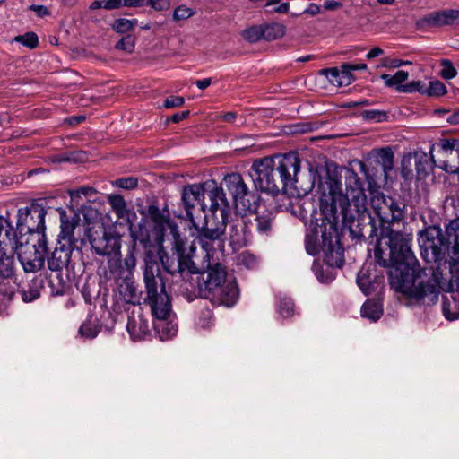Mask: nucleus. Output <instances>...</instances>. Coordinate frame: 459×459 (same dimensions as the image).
<instances>
[{"instance_id": "nucleus-21", "label": "nucleus", "mask_w": 459, "mask_h": 459, "mask_svg": "<svg viewBox=\"0 0 459 459\" xmlns=\"http://www.w3.org/2000/svg\"><path fill=\"white\" fill-rule=\"evenodd\" d=\"M459 20L458 9H446L433 12L424 17L423 21L429 26L441 27L452 25Z\"/></svg>"}, {"instance_id": "nucleus-52", "label": "nucleus", "mask_w": 459, "mask_h": 459, "mask_svg": "<svg viewBox=\"0 0 459 459\" xmlns=\"http://www.w3.org/2000/svg\"><path fill=\"white\" fill-rule=\"evenodd\" d=\"M145 5L155 11H165L170 7V0H146Z\"/></svg>"}, {"instance_id": "nucleus-5", "label": "nucleus", "mask_w": 459, "mask_h": 459, "mask_svg": "<svg viewBox=\"0 0 459 459\" xmlns=\"http://www.w3.org/2000/svg\"><path fill=\"white\" fill-rule=\"evenodd\" d=\"M46 210L39 204H32L30 207L20 208L17 214V228L20 232L37 235V243L33 245L35 257L33 259L22 257L21 263L25 272L34 273L43 268L45 254L48 251L45 235Z\"/></svg>"}, {"instance_id": "nucleus-61", "label": "nucleus", "mask_w": 459, "mask_h": 459, "mask_svg": "<svg viewBox=\"0 0 459 459\" xmlns=\"http://www.w3.org/2000/svg\"><path fill=\"white\" fill-rule=\"evenodd\" d=\"M320 12V6L316 4H310L304 13H308L312 16L317 14Z\"/></svg>"}, {"instance_id": "nucleus-23", "label": "nucleus", "mask_w": 459, "mask_h": 459, "mask_svg": "<svg viewBox=\"0 0 459 459\" xmlns=\"http://www.w3.org/2000/svg\"><path fill=\"white\" fill-rule=\"evenodd\" d=\"M442 148L449 152V159L439 160L438 167L448 173L459 172V141L455 143L454 149H449L448 145H442Z\"/></svg>"}, {"instance_id": "nucleus-10", "label": "nucleus", "mask_w": 459, "mask_h": 459, "mask_svg": "<svg viewBox=\"0 0 459 459\" xmlns=\"http://www.w3.org/2000/svg\"><path fill=\"white\" fill-rule=\"evenodd\" d=\"M91 249L100 256H117L120 254L121 237L112 228L93 226L87 230Z\"/></svg>"}, {"instance_id": "nucleus-46", "label": "nucleus", "mask_w": 459, "mask_h": 459, "mask_svg": "<svg viewBox=\"0 0 459 459\" xmlns=\"http://www.w3.org/2000/svg\"><path fill=\"white\" fill-rule=\"evenodd\" d=\"M195 12L191 9L186 7V5H179L177 8H175L173 13V20L174 21H181V20H186L193 16Z\"/></svg>"}, {"instance_id": "nucleus-43", "label": "nucleus", "mask_w": 459, "mask_h": 459, "mask_svg": "<svg viewBox=\"0 0 459 459\" xmlns=\"http://www.w3.org/2000/svg\"><path fill=\"white\" fill-rule=\"evenodd\" d=\"M408 79V72L403 71V92L413 93L419 92L423 95L425 83L421 81H412L406 82Z\"/></svg>"}, {"instance_id": "nucleus-55", "label": "nucleus", "mask_w": 459, "mask_h": 459, "mask_svg": "<svg viewBox=\"0 0 459 459\" xmlns=\"http://www.w3.org/2000/svg\"><path fill=\"white\" fill-rule=\"evenodd\" d=\"M380 66L386 68H398L402 66V59L385 57L381 59Z\"/></svg>"}, {"instance_id": "nucleus-60", "label": "nucleus", "mask_w": 459, "mask_h": 459, "mask_svg": "<svg viewBox=\"0 0 459 459\" xmlns=\"http://www.w3.org/2000/svg\"><path fill=\"white\" fill-rule=\"evenodd\" d=\"M384 53V50L379 47L373 48L366 56L368 59H372L381 56Z\"/></svg>"}, {"instance_id": "nucleus-9", "label": "nucleus", "mask_w": 459, "mask_h": 459, "mask_svg": "<svg viewBox=\"0 0 459 459\" xmlns=\"http://www.w3.org/2000/svg\"><path fill=\"white\" fill-rule=\"evenodd\" d=\"M12 226L7 219L0 216V299H12L18 288L14 269V257L6 253L7 241L2 233L9 236Z\"/></svg>"}, {"instance_id": "nucleus-25", "label": "nucleus", "mask_w": 459, "mask_h": 459, "mask_svg": "<svg viewBox=\"0 0 459 459\" xmlns=\"http://www.w3.org/2000/svg\"><path fill=\"white\" fill-rule=\"evenodd\" d=\"M149 253H152L154 255V257L158 263L160 270V267L159 260L163 267V270L165 272H167L168 273L173 275L176 273H179V268L177 267V263H175L174 259L169 257V255L165 253V251L162 248L159 249L158 255H156L152 251H150V250L145 252L144 259L146 258V255ZM144 270H145V268L143 269V271ZM160 276L161 279H163L160 273ZM162 281H164V280H162Z\"/></svg>"}, {"instance_id": "nucleus-29", "label": "nucleus", "mask_w": 459, "mask_h": 459, "mask_svg": "<svg viewBox=\"0 0 459 459\" xmlns=\"http://www.w3.org/2000/svg\"><path fill=\"white\" fill-rule=\"evenodd\" d=\"M147 216L156 224V226L160 228H163L166 224L169 223V216L166 215L163 211H160L156 204H151L148 206Z\"/></svg>"}, {"instance_id": "nucleus-30", "label": "nucleus", "mask_w": 459, "mask_h": 459, "mask_svg": "<svg viewBox=\"0 0 459 459\" xmlns=\"http://www.w3.org/2000/svg\"><path fill=\"white\" fill-rule=\"evenodd\" d=\"M423 91V95L431 98L441 97L447 92L446 85L438 80L430 81L428 84L425 83Z\"/></svg>"}, {"instance_id": "nucleus-54", "label": "nucleus", "mask_w": 459, "mask_h": 459, "mask_svg": "<svg viewBox=\"0 0 459 459\" xmlns=\"http://www.w3.org/2000/svg\"><path fill=\"white\" fill-rule=\"evenodd\" d=\"M28 10L35 12L37 16L40 18L48 16L51 13L47 6L41 4H31L28 7Z\"/></svg>"}, {"instance_id": "nucleus-50", "label": "nucleus", "mask_w": 459, "mask_h": 459, "mask_svg": "<svg viewBox=\"0 0 459 459\" xmlns=\"http://www.w3.org/2000/svg\"><path fill=\"white\" fill-rule=\"evenodd\" d=\"M357 284L366 296H369L372 294V284L369 281L368 277L366 276L365 274L358 275Z\"/></svg>"}, {"instance_id": "nucleus-62", "label": "nucleus", "mask_w": 459, "mask_h": 459, "mask_svg": "<svg viewBox=\"0 0 459 459\" xmlns=\"http://www.w3.org/2000/svg\"><path fill=\"white\" fill-rule=\"evenodd\" d=\"M211 83H212L211 78H204L203 80H198L195 82L196 86L201 90H204V89L208 88L211 85Z\"/></svg>"}, {"instance_id": "nucleus-53", "label": "nucleus", "mask_w": 459, "mask_h": 459, "mask_svg": "<svg viewBox=\"0 0 459 459\" xmlns=\"http://www.w3.org/2000/svg\"><path fill=\"white\" fill-rule=\"evenodd\" d=\"M96 194V190L91 186H82L78 189L70 191V196L73 200L79 198L81 195L84 196H91Z\"/></svg>"}, {"instance_id": "nucleus-40", "label": "nucleus", "mask_w": 459, "mask_h": 459, "mask_svg": "<svg viewBox=\"0 0 459 459\" xmlns=\"http://www.w3.org/2000/svg\"><path fill=\"white\" fill-rule=\"evenodd\" d=\"M380 78L385 81L387 87H394L399 92H402V70H398L394 75L382 74Z\"/></svg>"}, {"instance_id": "nucleus-36", "label": "nucleus", "mask_w": 459, "mask_h": 459, "mask_svg": "<svg viewBox=\"0 0 459 459\" xmlns=\"http://www.w3.org/2000/svg\"><path fill=\"white\" fill-rule=\"evenodd\" d=\"M40 296V286L37 280L29 284L28 289L22 290V298L24 302H31Z\"/></svg>"}, {"instance_id": "nucleus-63", "label": "nucleus", "mask_w": 459, "mask_h": 459, "mask_svg": "<svg viewBox=\"0 0 459 459\" xmlns=\"http://www.w3.org/2000/svg\"><path fill=\"white\" fill-rule=\"evenodd\" d=\"M86 117H73L71 118L65 119V122L70 125H78L82 123L85 120Z\"/></svg>"}, {"instance_id": "nucleus-49", "label": "nucleus", "mask_w": 459, "mask_h": 459, "mask_svg": "<svg viewBox=\"0 0 459 459\" xmlns=\"http://www.w3.org/2000/svg\"><path fill=\"white\" fill-rule=\"evenodd\" d=\"M115 185L123 189H134L138 185V179L134 177L121 178L116 180Z\"/></svg>"}, {"instance_id": "nucleus-37", "label": "nucleus", "mask_w": 459, "mask_h": 459, "mask_svg": "<svg viewBox=\"0 0 459 459\" xmlns=\"http://www.w3.org/2000/svg\"><path fill=\"white\" fill-rule=\"evenodd\" d=\"M319 127V124L317 122H303L297 123L293 125H290L287 126L289 134H305L311 131H314Z\"/></svg>"}, {"instance_id": "nucleus-58", "label": "nucleus", "mask_w": 459, "mask_h": 459, "mask_svg": "<svg viewBox=\"0 0 459 459\" xmlns=\"http://www.w3.org/2000/svg\"><path fill=\"white\" fill-rule=\"evenodd\" d=\"M342 6V4L341 2H336L333 0H327L324 3V7L326 10L333 11L337 10L338 8H341Z\"/></svg>"}, {"instance_id": "nucleus-12", "label": "nucleus", "mask_w": 459, "mask_h": 459, "mask_svg": "<svg viewBox=\"0 0 459 459\" xmlns=\"http://www.w3.org/2000/svg\"><path fill=\"white\" fill-rule=\"evenodd\" d=\"M418 242L422 254L426 256L430 255L429 260H441L448 248V242L445 238L441 228L437 226L428 227L421 231Z\"/></svg>"}, {"instance_id": "nucleus-26", "label": "nucleus", "mask_w": 459, "mask_h": 459, "mask_svg": "<svg viewBox=\"0 0 459 459\" xmlns=\"http://www.w3.org/2000/svg\"><path fill=\"white\" fill-rule=\"evenodd\" d=\"M442 312L447 320H455L459 318V300L454 297H443Z\"/></svg>"}, {"instance_id": "nucleus-24", "label": "nucleus", "mask_w": 459, "mask_h": 459, "mask_svg": "<svg viewBox=\"0 0 459 459\" xmlns=\"http://www.w3.org/2000/svg\"><path fill=\"white\" fill-rule=\"evenodd\" d=\"M383 305L378 299H368L361 307V316L377 322L383 316Z\"/></svg>"}, {"instance_id": "nucleus-1", "label": "nucleus", "mask_w": 459, "mask_h": 459, "mask_svg": "<svg viewBox=\"0 0 459 459\" xmlns=\"http://www.w3.org/2000/svg\"><path fill=\"white\" fill-rule=\"evenodd\" d=\"M338 213L335 219L327 220L337 223L341 219L343 228L349 230L352 238L371 239L377 238L374 260L385 271L390 289L397 300L402 298V210L387 204L384 196L374 197L372 207L381 222L380 236L377 235V225L372 216L363 207H354L346 197L339 195Z\"/></svg>"}, {"instance_id": "nucleus-28", "label": "nucleus", "mask_w": 459, "mask_h": 459, "mask_svg": "<svg viewBox=\"0 0 459 459\" xmlns=\"http://www.w3.org/2000/svg\"><path fill=\"white\" fill-rule=\"evenodd\" d=\"M120 293L126 303L134 305L140 303V292L134 282H124L120 286Z\"/></svg>"}, {"instance_id": "nucleus-27", "label": "nucleus", "mask_w": 459, "mask_h": 459, "mask_svg": "<svg viewBox=\"0 0 459 459\" xmlns=\"http://www.w3.org/2000/svg\"><path fill=\"white\" fill-rule=\"evenodd\" d=\"M263 31V39L272 41L284 36L285 26L278 22L266 23L261 25Z\"/></svg>"}, {"instance_id": "nucleus-38", "label": "nucleus", "mask_w": 459, "mask_h": 459, "mask_svg": "<svg viewBox=\"0 0 459 459\" xmlns=\"http://www.w3.org/2000/svg\"><path fill=\"white\" fill-rule=\"evenodd\" d=\"M325 261L331 267L341 268L344 264L343 250L341 248L336 250L331 249L326 254Z\"/></svg>"}, {"instance_id": "nucleus-4", "label": "nucleus", "mask_w": 459, "mask_h": 459, "mask_svg": "<svg viewBox=\"0 0 459 459\" xmlns=\"http://www.w3.org/2000/svg\"><path fill=\"white\" fill-rule=\"evenodd\" d=\"M403 297L412 302L434 304L437 301L439 283L434 275H429L410 254L403 250Z\"/></svg>"}, {"instance_id": "nucleus-44", "label": "nucleus", "mask_w": 459, "mask_h": 459, "mask_svg": "<svg viewBox=\"0 0 459 459\" xmlns=\"http://www.w3.org/2000/svg\"><path fill=\"white\" fill-rule=\"evenodd\" d=\"M319 74L325 75L333 85L337 86L340 82L341 73L338 67H329L319 70Z\"/></svg>"}, {"instance_id": "nucleus-2", "label": "nucleus", "mask_w": 459, "mask_h": 459, "mask_svg": "<svg viewBox=\"0 0 459 459\" xmlns=\"http://www.w3.org/2000/svg\"><path fill=\"white\" fill-rule=\"evenodd\" d=\"M299 169L300 160L298 155L287 153L255 160L252 165L250 176L256 188L276 195L288 186H293Z\"/></svg>"}, {"instance_id": "nucleus-16", "label": "nucleus", "mask_w": 459, "mask_h": 459, "mask_svg": "<svg viewBox=\"0 0 459 459\" xmlns=\"http://www.w3.org/2000/svg\"><path fill=\"white\" fill-rule=\"evenodd\" d=\"M239 296V290L234 281H228L218 288L208 291L203 298L209 299L215 306H225L230 307L234 306Z\"/></svg>"}, {"instance_id": "nucleus-56", "label": "nucleus", "mask_w": 459, "mask_h": 459, "mask_svg": "<svg viewBox=\"0 0 459 459\" xmlns=\"http://www.w3.org/2000/svg\"><path fill=\"white\" fill-rule=\"evenodd\" d=\"M123 6L122 0H104L103 8L106 10L119 9Z\"/></svg>"}, {"instance_id": "nucleus-48", "label": "nucleus", "mask_w": 459, "mask_h": 459, "mask_svg": "<svg viewBox=\"0 0 459 459\" xmlns=\"http://www.w3.org/2000/svg\"><path fill=\"white\" fill-rule=\"evenodd\" d=\"M184 102L185 99L183 97L171 95L163 101L161 106H159V108H164L166 109H170L173 108L181 107Z\"/></svg>"}, {"instance_id": "nucleus-33", "label": "nucleus", "mask_w": 459, "mask_h": 459, "mask_svg": "<svg viewBox=\"0 0 459 459\" xmlns=\"http://www.w3.org/2000/svg\"><path fill=\"white\" fill-rule=\"evenodd\" d=\"M108 203L112 207L113 212L118 218H124L126 214V204L123 196L119 195H113L108 197Z\"/></svg>"}, {"instance_id": "nucleus-14", "label": "nucleus", "mask_w": 459, "mask_h": 459, "mask_svg": "<svg viewBox=\"0 0 459 459\" xmlns=\"http://www.w3.org/2000/svg\"><path fill=\"white\" fill-rule=\"evenodd\" d=\"M253 221L250 218L235 216L230 221L228 219V231L230 244L233 249H239L247 246L252 238L250 226Z\"/></svg>"}, {"instance_id": "nucleus-19", "label": "nucleus", "mask_w": 459, "mask_h": 459, "mask_svg": "<svg viewBox=\"0 0 459 459\" xmlns=\"http://www.w3.org/2000/svg\"><path fill=\"white\" fill-rule=\"evenodd\" d=\"M211 201V212L220 213L222 217H230L231 215V206L222 187L214 186L208 193Z\"/></svg>"}, {"instance_id": "nucleus-64", "label": "nucleus", "mask_w": 459, "mask_h": 459, "mask_svg": "<svg viewBox=\"0 0 459 459\" xmlns=\"http://www.w3.org/2000/svg\"><path fill=\"white\" fill-rule=\"evenodd\" d=\"M274 12L279 13H287L289 11V4L288 3H282L279 6L275 7L273 9Z\"/></svg>"}, {"instance_id": "nucleus-35", "label": "nucleus", "mask_w": 459, "mask_h": 459, "mask_svg": "<svg viewBox=\"0 0 459 459\" xmlns=\"http://www.w3.org/2000/svg\"><path fill=\"white\" fill-rule=\"evenodd\" d=\"M243 39L249 43H256L263 39V31L261 25H253L245 29L241 33Z\"/></svg>"}, {"instance_id": "nucleus-6", "label": "nucleus", "mask_w": 459, "mask_h": 459, "mask_svg": "<svg viewBox=\"0 0 459 459\" xmlns=\"http://www.w3.org/2000/svg\"><path fill=\"white\" fill-rule=\"evenodd\" d=\"M60 214V233L56 247L48 258V267L51 271H61L68 267L71 262L72 253L81 251L85 244L82 235V228L79 224V218L74 215L68 219L64 210L59 211Z\"/></svg>"}, {"instance_id": "nucleus-22", "label": "nucleus", "mask_w": 459, "mask_h": 459, "mask_svg": "<svg viewBox=\"0 0 459 459\" xmlns=\"http://www.w3.org/2000/svg\"><path fill=\"white\" fill-rule=\"evenodd\" d=\"M253 216L257 232L261 235L269 236L273 227V213L271 211L265 210L257 212Z\"/></svg>"}, {"instance_id": "nucleus-15", "label": "nucleus", "mask_w": 459, "mask_h": 459, "mask_svg": "<svg viewBox=\"0 0 459 459\" xmlns=\"http://www.w3.org/2000/svg\"><path fill=\"white\" fill-rule=\"evenodd\" d=\"M226 281V268L220 263L209 264L206 272L198 276L199 295L203 297Z\"/></svg>"}, {"instance_id": "nucleus-17", "label": "nucleus", "mask_w": 459, "mask_h": 459, "mask_svg": "<svg viewBox=\"0 0 459 459\" xmlns=\"http://www.w3.org/2000/svg\"><path fill=\"white\" fill-rule=\"evenodd\" d=\"M173 250L178 256L177 267L179 268V273H197V267L193 261V255L196 250L194 242L189 243L186 239L176 236Z\"/></svg>"}, {"instance_id": "nucleus-51", "label": "nucleus", "mask_w": 459, "mask_h": 459, "mask_svg": "<svg viewBox=\"0 0 459 459\" xmlns=\"http://www.w3.org/2000/svg\"><path fill=\"white\" fill-rule=\"evenodd\" d=\"M79 333L82 336L92 339L97 336L98 330H97L96 326H94L91 324H88V323H83L79 328Z\"/></svg>"}, {"instance_id": "nucleus-20", "label": "nucleus", "mask_w": 459, "mask_h": 459, "mask_svg": "<svg viewBox=\"0 0 459 459\" xmlns=\"http://www.w3.org/2000/svg\"><path fill=\"white\" fill-rule=\"evenodd\" d=\"M126 330L134 341L143 339L149 333L148 321L141 312L128 316Z\"/></svg>"}, {"instance_id": "nucleus-39", "label": "nucleus", "mask_w": 459, "mask_h": 459, "mask_svg": "<svg viewBox=\"0 0 459 459\" xmlns=\"http://www.w3.org/2000/svg\"><path fill=\"white\" fill-rule=\"evenodd\" d=\"M135 47V37L132 34L123 36L115 45V48L126 53H133Z\"/></svg>"}, {"instance_id": "nucleus-13", "label": "nucleus", "mask_w": 459, "mask_h": 459, "mask_svg": "<svg viewBox=\"0 0 459 459\" xmlns=\"http://www.w3.org/2000/svg\"><path fill=\"white\" fill-rule=\"evenodd\" d=\"M222 184L232 197L237 209L251 211L255 208V195L248 191L242 176L238 173H231L223 178Z\"/></svg>"}, {"instance_id": "nucleus-41", "label": "nucleus", "mask_w": 459, "mask_h": 459, "mask_svg": "<svg viewBox=\"0 0 459 459\" xmlns=\"http://www.w3.org/2000/svg\"><path fill=\"white\" fill-rule=\"evenodd\" d=\"M238 264L247 269H255L258 265V258L250 252L245 251L238 256Z\"/></svg>"}, {"instance_id": "nucleus-34", "label": "nucleus", "mask_w": 459, "mask_h": 459, "mask_svg": "<svg viewBox=\"0 0 459 459\" xmlns=\"http://www.w3.org/2000/svg\"><path fill=\"white\" fill-rule=\"evenodd\" d=\"M13 41L21 43L22 46L34 49L39 46V37L33 31H29L23 35L14 37Z\"/></svg>"}, {"instance_id": "nucleus-3", "label": "nucleus", "mask_w": 459, "mask_h": 459, "mask_svg": "<svg viewBox=\"0 0 459 459\" xmlns=\"http://www.w3.org/2000/svg\"><path fill=\"white\" fill-rule=\"evenodd\" d=\"M144 286L145 301L158 321L155 329L161 333L162 339H169L177 333L178 328L171 323H166L171 314V301L166 292L165 282L160 276L158 263L152 253L147 254L145 258Z\"/></svg>"}, {"instance_id": "nucleus-31", "label": "nucleus", "mask_w": 459, "mask_h": 459, "mask_svg": "<svg viewBox=\"0 0 459 459\" xmlns=\"http://www.w3.org/2000/svg\"><path fill=\"white\" fill-rule=\"evenodd\" d=\"M137 20H128L126 18H118L114 21V22L111 25V28L114 31H116L118 34H130L129 32L134 30L135 26L137 25Z\"/></svg>"}, {"instance_id": "nucleus-18", "label": "nucleus", "mask_w": 459, "mask_h": 459, "mask_svg": "<svg viewBox=\"0 0 459 459\" xmlns=\"http://www.w3.org/2000/svg\"><path fill=\"white\" fill-rule=\"evenodd\" d=\"M204 187L203 184H192L183 188L181 202L186 211V218L194 220L193 210L199 205L203 212L205 211Z\"/></svg>"}, {"instance_id": "nucleus-32", "label": "nucleus", "mask_w": 459, "mask_h": 459, "mask_svg": "<svg viewBox=\"0 0 459 459\" xmlns=\"http://www.w3.org/2000/svg\"><path fill=\"white\" fill-rule=\"evenodd\" d=\"M276 307L278 314L283 318H289L294 314V303L290 298H279Z\"/></svg>"}, {"instance_id": "nucleus-45", "label": "nucleus", "mask_w": 459, "mask_h": 459, "mask_svg": "<svg viewBox=\"0 0 459 459\" xmlns=\"http://www.w3.org/2000/svg\"><path fill=\"white\" fill-rule=\"evenodd\" d=\"M131 235L134 238V244L129 248V250L126 255V258H125V265H126V269H128V270H134L136 266V257L134 255V251H135V244H136L137 238L135 236V233H134V232Z\"/></svg>"}, {"instance_id": "nucleus-8", "label": "nucleus", "mask_w": 459, "mask_h": 459, "mask_svg": "<svg viewBox=\"0 0 459 459\" xmlns=\"http://www.w3.org/2000/svg\"><path fill=\"white\" fill-rule=\"evenodd\" d=\"M456 142H459V140H440L438 143L431 146V157H429L426 152L421 150H416L415 152L403 156V178L412 175V168H414L417 178L420 180L424 179L432 172L434 165L436 164L433 152H436L441 156L439 160L449 159L450 151H445L442 148V145H446V143H447L449 149H454Z\"/></svg>"}, {"instance_id": "nucleus-59", "label": "nucleus", "mask_w": 459, "mask_h": 459, "mask_svg": "<svg viewBox=\"0 0 459 459\" xmlns=\"http://www.w3.org/2000/svg\"><path fill=\"white\" fill-rule=\"evenodd\" d=\"M352 115H387V113L385 111L377 110V109H373V110L362 109V110H359L357 112H353Z\"/></svg>"}, {"instance_id": "nucleus-57", "label": "nucleus", "mask_w": 459, "mask_h": 459, "mask_svg": "<svg viewBox=\"0 0 459 459\" xmlns=\"http://www.w3.org/2000/svg\"><path fill=\"white\" fill-rule=\"evenodd\" d=\"M123 6L126 7H142L145 5L146 0H122Z\"/></svg>"}, {"instance_id": "nucleus-7", "label": "nucleus", "mask_w": 459, "mask_h": 459, "mask_svg": "<svg viewBox=\"0 0 459 459\" xmlns=\"http://www.w3.org/2000/svg\"><path fill=\"white\" fill-rule=\"evenodd\" d=\"M346 194L335 192L331 189L329 196L321 200L320 210L326 220L335 219L338 213V203L335 202L339 195L346 197L354 207H363L367 203L364 192V183L352 169L345 171Z\"/></svg>"}, {"instance_id": "nucleus-11", "label": "nucleus", "mask_w": 459, "mask_h": 459, "mask_svg": "<svg viewBox=\"0 0 459 459\" xmlns=\"http://www.w3.org/2000/svg\"><path fill=\"white\" fill-rule=\"evenodd\" d=\"M211 216H205V222L198 231L196 240L202 248L206 251L207 256L213 250V243L220 240L221 237L226 233L227 222L229 217H222L220 213L211 212Z\"/></svg>"}, {"instance_id": "nucleus-42", "label": "nucleus", "mask_w": 459, "mask_h": 459, "mask_svg": "<svg viewBox=\"0 0 459 459\" xmlns=\"http://www.w3.org/2000/svg\"><path fill=\"white\" fill-rule=\"evenodd\" d=\"M351 72L350 63H343L340 68L341 79L340 82H337V86L341 87L351 84L356 79Z\"/></svg>"}, {"instance_id": "nucleus-47", "label": "nucleus", "mask_w": 459, "mask_h": 459, "mask_svg": "<svg viewBox=\"0 0 459 459\" xmlns=\"http://www.w3.org/2000/svg\"><path fill=\"white\" fill-rule=\"evenodd\" d=\"M442 69L440 71V75L442 78L446 80L452 79L456 76L457 72L453 64L448 60H444L441 63Z\"/></svg>"}]
</instances>
